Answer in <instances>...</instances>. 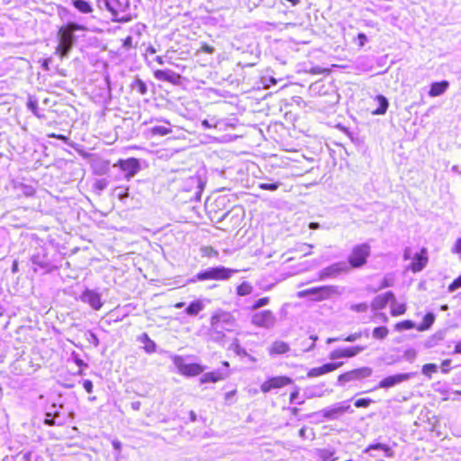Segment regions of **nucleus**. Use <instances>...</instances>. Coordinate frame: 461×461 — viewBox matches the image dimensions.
Segmentation results:
<instances>
[{
	"mask_svg": "<svg viewBox=\"0 0 461 461\" xmlns=\"http://www.w3.org/2000/svg\"><path fill=\"white\" fill-rule=\"evenodd\" d=\"M438 366L436 364H426L422 366V374L428 377H431L432 373H436Z\"/></svg>",
	"mask_w": 461,
	"mask_h": 461,
	"instance_id": "obj_38",
	"label": "nucleus"
},
{
	"mask_svg": "<svg viewBox=\"0 0 461 461\" xmlns=\"http://www.w3.org/2000/svg\"><path fill=\"white\" fill-rule=\"evenodd\" d=\"M357 38H358V40H359V45H360V46H364V45H365V43H366V41H367V37H366V35L365 33H359V34L357 35Z\"/></svg>",
	"mask_w": 461,
	"mask_h": 461,
	"instance_id": "obj_57",
	"label": "nucleus"
},
{
	"mask_svg": "<svg viewBox=\"0 0 461 461\" xmlns=\"http://www.w3.org/2000/svg\"><path fill=\"white\" fill-rule=\"evenodd\" d=\"M453 253L461 254V238H458L452 248Z\"/></svg>",
	"mask_w": 461,
	"mask_h": 461,
	"instance_id": "obj_52",
	"label": "nucleus"
},
{
	"mask_svg": "<svg viewBox=\"0 0 461 461\" xmlns=\"http://www.w3.org/2000/svg\"><path fill=\"white\" fill-rule=\"evenodd\" d=\"M32 262L34 266H37L42 269H46L50 267V263L46 259L45 256H41L40 254L33 255L32 257Z\"/></svg>",
	"mask_w": 461,
	"mask_h": 461,
	"instance_id": "obj_27",
	"label": "nucleus"
},
{
	"mask_svg": "<svg viewBox=\"0 0 461 461\" xmlns=\"http://www.w3.org/2000/svg\"><path fill=\"white\" fill-rule=\"evenodd\" d=\"M50 138H56V139H59V140H64V141H67L68 140V138L64 135H58V134H55V133H52L50 135H49Z\"/></svg>",
	"mask_w": 461,
	"mask_h": 461,
	"instance_id": "obj_62",
	"label": "nucleus"
},
{
	"mask_svg": "<svg viewBox=\"0 0 461 461\" xmlns=\"http://www.w3.org/2000/svg\"><path fill=\"white\" fill-rule=\"evenodd\" d=\"M253 291V287L252 285L248 283V282H243L241 283L238 287H237V294L240 295V296H245V295H249L252 293Z\"/></svg>",
	"mask_w": 461,
	"mask_h": 461,
	"instance_id": "obj_30",
	"label": "nucleus"
},
{
	"mask_svg": "<svg viewBox=\"0 0 461 461\" xmlns=\"http://www.w3.org/2000/svg\"><path fill=\"white\" fill-rule=\"evenodd\" d=\"M146 344L144 346V349L147 353H152L156 350V344L153 340H151L147 334L143 335Z\"/></svg>",
	"mask_w": 461,
	"mask_h": 461,
	"instance_id": "obj_41",
	"label": "nucleus"
},
{
	"mask_svg": "<svg viewBox=\"0 0 461 461\" xmlns=\"http://www.w3.org/2000/svg\"><path fill=\"white\" fill-rule=\"evenodd\" d=\"M270 302V299L269 297H263V298H260L257 301H255V303L251 305V310L255 311V310H258L259 308H262L266 305H267Z\"/></svg>",
	"mask_w": 461,
	"mask_h": 461,
	"instance_id": "obj_40",
	"label": "nucleus"
},
{
	"mask_svg": "<svg viewBox=\"0 0 461 461\" xmlns=\"http://www.w3.org/2000/svg\"><path fill=\"white\" fill-rule=\"evenodd\" d=\"M73 5L83 14H89L93 11L91 5L85 0H74Z\"/></svg>",
	"mask_w": 461,
	"mask_h": 461,
	"instance_id": "obj_26",
	"label": "nucleus"
},
{
	"mask_svg": "<svg viewBox=\"0 0 461 461\" xmlns=\"http://www.w3.org/2000/svg\"><path fill=\"white\" fill-rule=\"evenodd\" d=\"M372 373L373 371L370 367L364 366L341 374L339 376L338 381L343 384L354 380H361L363 378L369 377Z\"/></svg>",
	"mask_w": 461,
	"mask_h": 461,
	"instance_id": "obj_9",
	"label": "nucleus"
},
{
	"mask_svg": "<svg viewBox=\"0 0 461 461\" xmlns=\"http://www.w3.org/2000/svg\"><path fill=\"white\" fill-rule=\"evenodd\" d=\"M392 306H391V314L393 316H399L403 314L406 312V306L404 303H397L395 302V298L391 301Z\"/></svg>",
	"mask_w": 461,
	"mask_h": 461,
	"instance_id": "obj_28",
	"label": "nucleus"
},
{
	"mask_svg": "<svg viewBox=\"0 0 461 461\" xmlns=\"http://www.w3.org/2000/svg\"><path fill=\"white\" fill-rule=\"evenodd\" d=\"M312 245H308V244H303L302 247H301V251L304 253V256H307V255H311L312 254Z\"/></svg>",
	"mask_w": 461,
	"mask_h": 461,
	"instance_id": "obj_56",
	"label": "nucleus"
},
{
	"mask_svg": "<svg viewBox=\"0 0 461 461\" xmlns=\"http://www.w3.org/2000/svg\"><path fill=\"white\" fill-rule=\"evenodd\" d=\"M388 329L384 326L375 328L373 337L377 339H383L388 335Z\"/></svg>",
	"mask_w": 461,
	"mask_h": 461,
	"instance_id": "obj_34",
	"label": "nucleus"
},
{
	"mask_svg": "<svg viewBox=\"0 0 461 461\" xmlns=\"http://www.w3.org/2000/svg\"><path fill=\"white\" fill-rule=\"evenodd\" d=\"M202 126L204 128V129H210V128H217L218 126V122H211L210 121L208 120H203L202 121Z\"/></svg>",
	"mask_w": 461,
	"mask_h": 461,
	"instance_id": "obj_49",
	"label": "nucleus"
},
{
	"mask_svg": "<svg viewBox=\"0 0 461 461\" xmlns=\"http://www.w3.org/2000/svg\"><path fill=\"white\" fill-rule=\"evenodd\" d=\"M455 353L461 354V342H458L455 347Z\"/></svg>",
	"mask_w": 461,
	"mask_h": 461,
	"instance_id": "obj_64",
	"label": "nucleus"
},
{
	"mask_svg": "<svg viewBox=\"0 0 461 461\" xmlns=\"http://www.w3.org/2000/svg\"><path fill=\"white\" fill-rule=\"evenodd\" d=\"M298 395H299L298 390L292 392L290 394V402H294L298 398Z\"/></svg>",
	"mask_w": 461,
	"mask_h": 461,
	"instance_id": "obj_60",
	"label": "nucleus"
},
{
	"mask_svg": "<svg viewBox=\"0 0 461 461\" xmlns=\"http://www.w3.org/2000/svg\"><path fill=\"white\" fill-rule=\"evenodd\" d=\"M371 402H373V401L369 398H362V399H358L355 402V406L357 408H366L368 407Z\"/></svg>",
	"mask_w": 461,
	"mask_h": 461,
	"instance_id": "obj_43",
	"label": "nucleus"
},
{
	"mask_svg": "<svg viewBox=\"0 0 461 461\" xmlns=\"http://www.w3.org/2000/svg\"><path fill=\"white\" fill-rule=\"evenodd\" d=\"M95 186L99 191H103L107 186V181L105 179H99L95 182Z\"/></svg>",
	"mask_w": 461,
	"mask_h": 461,
	"instance_id": "obj_48",
	"label": "nucleus"
},
{
	"mask_svg": "<svg viewBox=\"0 0 461 461\" xmlns=\"http://www.w3.org/2000/svg\"><path fill=\"white\" fill-rule=\"evenodd\" d=\"M88 341L90 343H92L95 347H97L99 345V339H98L97 336L93 332L89 333Z\"/></svg>",
	"mask_w": 461,
	"mask_h": 461,
	"instance_id": "obj_53",
	"label": "nucleus"
},
{
	"mask_svg": "<svg viewBox=\"0 0 461 461\" xmlns=\"http://www.w3.org/2000/svg\"><path fill=\"white\" fill-rule=\"evenodd\" d=\"M428 263L427 250L422 249L420 254H415L413 261L411 265V269L416 273L421 271Z\"/></svg>",
	"mask_w": 461,
	"mask_h": 461,
	"instance_id": "obj_16",
	"label": "nucleus"
},
{
	"mask_svg": "<svg viewBox=\"0 0 461 461\" xmlns=\"http://www.w3.org/2000/svg\"><path fill=\"white\" fill-rule=\"evenodd\" d=\"M448 86L449 84L446 80L432 83L429 91V95L431 97L441 95L448 88Z\"/></svg>",
	"mask_w": 461,
	"mask_h": 461,
	"instance_id": "obj_20",
	"label": "nucleus"
},
{
	"mask_svg": "<svg viewBox=\"0 0 461 461\" xmlns=\"http://www.w3.org/2000/svg\"><path fill=\"white\" fill-rule=\"evenodd\" d=\"M352 412L351 406L348 404V402H341L339 403H336L329 408L323 409L321 411L322 415L324 418L329 420H335L339 415L345 413V412Z\"/></svg>",
	"mask_w": 461,
	"mask_h": 461,
	"instance_id": "obj_11",
	"label": "nucleus"
},
{
	"mask_svg": "<svg viewBox=\"0 0 461 461\" xmlns=\"http://www.w3.org/2000/svg\"><path fill=\"white\" fill-rule=\"evenodd\" d=\"M375 101L378 104V107L373 112L374 114L382 115L384 114L388 109V100L384 95H377Z\"/></svg>",
	"mask_w": 461,
	"mask_h": 461,
	"instance_id": "obj_23",
	"label": "nucleus"
},
{
	"mask_svg": "<svg viewBox=\"0 0 461 461\" xmlns=\"http://www.w3.org/2000/svg\"><path fill=\"white\" fill-rule=\"evenodd\" d=\"M371 450H383V451H384V453L387 456H391L392 453H393L391 448L388 446L381 444V443L370 445L366 449V452H370Z\"/></svg>",
	"mask_w": 461,
	"mask_h": 461,
	"instance_id": "obj_31",
	"label": "nucleus"
},
{
	"mask_svg": "<svg viewBox=\"0 0 461 461\" xmlns=\"http://www.w3.org/2000/svg\"><path fill=\"white\" fill-rule=\"evenodd\" d=\"M415 375V373H406V374H397L393 375L387 376L380 381L378 387L379 388H391L396 384H399L402 382L408 381L411 377Z\"/></svg>",
	"mask_w": 461,
	"mask_h": 461,
	"instance_id": "obj_12",
	"label": "nucleus"
},
{
	"mask_svg": "<svg viewBox=\"0 0 461 461\" xmlns=\"http://www.w3.org/2000/svg\"><path fill=\"white\" fill-rule=\"evenodd\" d=\"M152 135L165 136L171 132L169 128L164 126H155L151 130Z\"/></svg>",
	"mask_w": 461,
	"mask_h": 461,
	"instance_id": "obj_37",
	"label": "nucleus"
},
{
	"mask_svg": "<svg viewBox=\"0 0 461 461\" xmlns=\"http://www.w3.org/2000/svg\"><path fill=\"white\" fill-rule=\"evenodd\" d=\"M306 432H307V429L305 427L302 428L300 430H299V436L300 438L305 439V438H308L309 437L306 435Z\"/></svg>",
	"mask_w": 461,
	"mask_h": 461,
	"instance_id": "obj_61",
	"label": "nucleus"
},
{
	"mask_svg": "<svg viewBox=\"0 0 461 461\" xmlns=\"http://www.w3.org/2000/svg\"><path fill=\"white\" fill-rule=\"evenodd\" d=\"M202 50L203 52H206V53H212L214 51V49L212 47V46H209L207 44H204L203 47H202Z\"/></svg>",
	"mask_w": 461,
	"mask_h": 461,
	"instance_id": "obj_58",
	"label": "nucleus"
},
{
	"mask_svg": "<svg viewBox=\"0 0 461 461\" xmlns=\"http://www.w3.org/2000/svg\"><path fill=\"white\" fill-rule=\"evenodd\" d=\"M414 327H415V324H414L413 321H403L398 322L395 325V330H398V331H402V330H411V329H412Z\"/></svg>",
	"mask_w": 461,
	"mask_h": 461,
	"instance_id": "obj_36",
	"label": "nucleus"
},
{
	"mask_svg": "<svg viewBox=\"0 0 461 461\" xmlns=\"http://www.w3.org/2000/svg\"><path fill=\"white\" fill-rule=\"evenodd\" d=\"M204 309V304L201 300L192 302L185 309V312L190 316L197 315L201 311Z\"/></svg>",
	"mask_w": 461,
	"mask_h": 461,
	"instance_id": "obj_24",
	"label": "nucleus"
},
{
	"mask_svg": "<svg viewBox=\"0 0 461 461\" xmlns=\"http://www.w3.org/2000/svg\"><path fill=\"white\" fill-rule=\"evenodd\" d=\"M323 387H324L323 384L307 387L304 390L303 394L306 399H312L314 397H322L326 393H330L332 392V390L324 389Z\"/></svg>",
	"mask_w": 461,
	"mask_h": 461,
	"instance_id": "obj_17",
	"label": "nucleus"
},
{
	"mask_svg": "<svg viewBox=\"0 0 461 461\" xmlns=\"http://www.w3.org/2000/svg\"><path fill=\"white\" fill-rule=\"evenodd\" d=\"M394 299V294L392 292H386L384 294L377 295L372 302L373 310L384 309L386 304Z\"/></svg>",
	"mask_w": 461,
	"mask_h": 461,
	"instance_id": "obj_18",
	"label": "nucleus"
},
{
	"mask_svg": "<svg viewBox=\"0 0 461 461\" xmlns=\"http://www.w3.org/2000/svg\"><path fill=\"white\" fill-rule=\"evenodd\" d=\"M80 300L95 311L100 310L103 306L100 294L94 290L86 289L80 295Z\"/></svg>",
	"mask_w": 461,
	"mask_h": 461,
	"instance_id": "obj_13",
	"label": "nucleus"
},
{
	"mask_svg": "<svg viewBox=\"0 0 461 461\" xmlns=\"http://www.w3.org/2000/svg\"><path fill=\"white\" fill-rule=\"evenodd\" d=\"M154 77L158 80L170 83H175L176 80L179 77L178 75L171 70H156L154 72Z\"/></svg>",
	"mask_w": 461,
	"mask_h": 461,
	"instance_id": "obj_21",
	"label": "nucleus"
},
{
	"mask_svg": "<svg viewBox=\"0 0 461 461\" xmlns=\"http://www.w3.org/2000/svg\"><path fill=\"white\" fill-rule=\"evenodd\" d=\"M120 168L126 173V178L130 179L134 176L140 170V163L137 158H131L128 159H121L118 161Z\"/></svg>",
	"mask_w": 461,
	"mask_h": 461,
	"instance_id": "obj_14",
	"label": "nucleus"
},
{
	"mask_svg": "<svg viewBox=\"0 0 461 461\" xmlns=\"http://www.w3.org/2000/svg\"><path fill=\"white\" fill-rule=\"evenodd\" d=\"M368 306L366 303H358V304H354L351 306V309L356 311V312H366L367 310Z\"/></svg>",
	"mask_w": 461,
	"mask_h": 461,
	"instance_id": "obj_47",
	"label": "nucleus"
},
{
	"mask_svg": "<svg viewBox=\"0 0 461 461\" xmlns=\"http://www.w3.org/2000/svg\"><path fill=\"white\" fill-rule=\"evenodd\" d=\"M236 326V319L230 312L219 310L211 317V336L214 340H221L225 331H233Z\"/></svg>",
	"mask_w": 461,
	"mask_h": 461,
	"instance_id": "obj_2",
	"label": "nucleus"
},
{
	"mask_svg": "<svg viewBox=\"0 0 461 461\" xmlns=\"http://www.w3.org/2000/svg\"><path fill=\"white\" fill-rule=\"evenodd\" d=\"M350 267L347 262H336L319 272V280L323 281L326 279L336 278L341 274L348 273Z\"/></svg>",
	"mask_w": 461,
	"mask_h": 461,
	"instance_id": "obj_8",
	"label": "nucleus"
},
{
	"mask_svg": "<svg viewBox=\"0 0 461 461\" xmlns=\"http://www.w3.org/2000/svg\"><path fill=\"white\" fill-rule=\"evenodd\" d=\"M251 323L256 327L270 330L276 325V317L272 311L263 310L251 316Z\"/></svg>",
	"mask_w": 461,
	"mask_h": 461,
	"instance_id": "obj_5",
	"label": "nucleus"
},
{
	"mask_svg": "<svg viewBox=\"0 0 461 461\" xmlns=\"http://www.w3.org/2000/svg\"><path fill=\"white\" fill-rule=\"evenodd\" d=\"M83 387H84V389H85L88 393H91L93 392V387H94L92 381H90V380H85V381L83 382Z\"/></svg>",
	"mask_w": 461,
	"mask_h": 461,
	"instance_id": "obj_50",
	"label": "nucleus"
},
{
	"mask_svg": "<svg viewBox=\"0 0 461 461\" xmlns=\"http://www.w3.org/2000/svg\"><path fill=\"white\" fill-rule=\"evenodd\" d=\"M23 192L26 196H32L34 194V189L29 185H23Z\"/></svg>",
	"mask_w": 461,
	"mask_h": 461,
	"instance_id": "obj_55",
	"label": "nucleus"
},
{
	"mask_svg": "<svg viewBox=\"0 0 461 461\" xmlns=\"http://www.w3.org/2000/svg\"><path fill=\"white\" fill-rule=\"evenodd\" d=\"M146 52L149 54H155L157 50L153 46H149L146 50Z\"/></svg>",
	"mask_w": 461,
	"mask_h": 461,
	"instance_id": "obj_63",
	"label": "nucleus"
},
{
	"mask_svg": "<svg viewBox=\"0 0 461 461\" xmlns=\"http://www.w3.org/2000/svg\"><path fill=\"white\" fill-rule=\"evenodd\" d=\"M282 184L280 182L267 184V183H261L258 185V188L262 190H267V191H276Z\"/></svg>",
	"mask_w": 461,
	"mask_h": 461,
	"instance_id": "obj_39",
	"label": "nucleus"
},
{
	"mask_svg": "<svg viewBox=\"0 0 461 461\" xmlns=\"http://www.w3.org/2000/svg\"><path fill=\"white\" fill-rule=\"evenodd\" d=\"M27 107L29 110H31L32 112V113L37 116V117H41V114L39 113V111H38V102L36 99L32 98V97H29L28 99V102H27Z\"/></svg>",
	"mask_w": 461,
	"mask_h": 461,
	"instance_id": "obj_35",
	"label": "nucleus"
},
{
	"mask_svg": "<svg viewBox=\"0 0 461 461\" xmlns=\"http://www.w3.org/2000/svg\"><path fill=\"white\" fill-rule=\"evenodd\" d=\"M116 191H120L117 193V195L120 200H124L126 197L129 196L128 189H125L124 191L122 189V187L116 188Z\"/></svg>",
	"mask_w": 461,
	"mask_h": 461,
	"instance_id": "obj_51",
	"label": "nucleus"
},
{
	"mask_svg": "<svg viewBox=\"0 0 461 461\" xmlns=\"http://www.w3.org/2000/svg\"><path fill=\"white\" fill-rule=\"evenodd\" d=\"M434 321L435 315L432 312L427 313L423 318L422 323L417 327V330L419 331H424L429 330L432 326Z\"/></svg>",
	"mask_w": 461,
	"mask_h": 461,
	"instance_id": "obj_25",
	"label": "nucleus"
},
{
	"mask_svg": "<svg viewBox=\"0 0 461 461\" xmlns=\"http://www.w3.org/2000/svg\"><path fill=\"white\" fill-rule=\"evenodd\" d=\"M451 360L446 359L441 363V371L445 374L448 373Z\"/></svg>",
	"mask_w": 461,
	"mask_h": 461,
	"instance_id": "obj_54",
	"label": "nucleus"
},
{
	"mask_svg": "<svg viewBox=\"0 0 461 461\" xmlns=\"http://www.w3.org/2000/svg\"><path fill=\"white\" fill-rule=\"evenodd\" d=\"M370 254V247L366 244L356 246L351 255L348 257L349 267H360L366 264V258Z\"/></svg>",
	"mask_w": 461,
	"mask_h": 461,
	"instance_id": "obj_7",
	"label": "nucleus"
},
{
	"mask_svg": "<svg viewBox=\"0 0 461 461\" xmlns=\"http://www.w3.org/2000/svg\"><path fill=\"white\" fill-rule=\"evenodd\" d=\"M113 448L117 451H121L122 449V443L119 440H113L112 443Z\"/></svg>",
	"mask_w": 461,
	"mask_h": 461,
	"instance_id": "obj_59",
	"label": "nucleus"
},
{
	"mask_svg": "<svg viewBox=\"0 0 461 461\" xmlns=\"http://www.w3.org/2000/svg\"><path fill=\"white\" fill-rule=\"evenodd\" d=\"M342 365H343L342 362H339V363H327V364H325V365H323L321 366L312 368L308 372L307 376L308 377L320 376V375H322L324 374H327V373H330V372H332V371L338 369Z\"/></svg>",
	"mask_w": 461,
	"mask_h": 461,
	"instance_id": "obj_15",
	"label": "nucleus"
},
{
	"mask_svg": "<svg viewBox=\"0 0 461 461\" xmlns=\"http://www.w3.org/2000/svg\"><path fill=\"white\" fill-rule=\"evenodd\" d=\"M443 339L444 333L442 331H438L427 341V347L431 348L436 345L437 341L442 340Z\"/></svg>",
	"mask_w": 461,
	"mask_h": 461,
	"instance_id": "obj_42",
	"label": "nucleus"
},
{
	"mask_svg": "<svg viewBox=\"0 0 461 461\" xmlns=\"http://www.w3.org/2000/svg\"><path fill=\"white\" fill-rule=\"evenodd\" d=\"M288 350H289V346L287 343L281 341V340H277L272 344V346L269 349V353L271 355H280V354L286 353Z\"/></svg>",
	"mask_w": 461,
	"mask_h": 461,
	"instance_id": "obj_22",
	"label": "nucleus"
},
{
	"mask_svg": "<svg viewBox=\"0 0 461 461\" xmlns=\"http://www.w3.org/2000/svg\"><path fill=\"white\" fill-rule=\"evenodd\" d=\"M293 383V380L285 375L274 376L265 381L260 389L263 393H268L273 389L282 388Z\"/></svg>",
	"mask_w": 461,
	"mask_h": 461,
	"instance_id": "obj_10",
	"label": "nucleus"
},
{
	"mask_svg": "<svg viewBox=\"0 0 461 461\" xmlns=\"http://www.w3.org/2000/svg\"><path fill=\"white\" fill-rule=\"evenodd\" d=\"M342 291L339 286L325 285L310 288L297 293L298 298L310 296L313 301H323L331 298L334 295L341 294Z\"/></svg>",
	"mask_w": 461,
	"mask_h": 461,
	"instance_id": "obj_3",
	"label": "nucleus"
},
{
	"mask_svg": "<svg viewBox=\"0 0 461 461\" xmlns=\"http://www.w3.org/2000/svg\"><path fill=\"white\" fill-rule=\"evenodd\" d=\"M461 287V275L456 278L448 286L449 292H454L455 290Z\"/></svg>",
	"mask_w": 461,
	"mask_h": 461,
	"instance_id": "obj_44",
	"label": "nucleus"
},
{
	"mask_svg": "<svg viewBox=\"0 0 461 461\" xmlns=\"http://www.w3.org/2000/svg\"><path fill=\"white\" fill-rule=\"evenodd\" d=\"M393 285V278L391 276H386L380 285V288L390 287Z\"/></svg>",
	"mask_w": 461,
	"mask_h": 461,
	"instance_id": "obj_45",
	"label": "nucleus"
},
{
	"mask_svg": "<svg viewBox=\"0 0 461 461\" xmlns=\"http://www.w3.org/2000/svg\"><path fill=\"white\" fill-rule=\"evenodd\" d=\"M227 375H228L227 372H221V371L218 370V371L205 373L201 377L200 381H201L202 384H204V383H216L218 381L225 379L227 377Z\"/></svg>",
	"mask_w": 461,
	"mask_h": 461,
	"instance_id": "obj_19",
	"label": "nucleus"
},
{
	"mask_svg": "<svg viewBox=\"0 0 461 461\" xmlns=\"http://www.w3.org/2000/svg\"><path fill=\"white\" fill-rule=\"evenodd\" d=\"M362 337V333L361 332H356V333H353V334H350L349 336L344 338V339H341V338H330L328 339V343H331L333 341H338V340H344V341H347V342H354L356 341L357 339H360Z\"/></svg>",
	"mask_w": 461,
	"mask_h": 461,
	"instance_id": "obj_33",
	"label": "nucleus"
},
{
	"mask_svg": "<svg viewBox=\"0 0 461 461\" xmlns=\"http://www.w3.org/2000/svg\"><path fill=\"white\" fill-rule=\"evenodd\" d=\"M341 357H344L343 349H335V350L331 351L330 354V359H338V358H341Z\"/></svg>",
	"mask_w": 461,
	"mask_h": 461,
	"instance_id": "obj_46",
	"label": "nucleus"
},
{
	"mask_svg": "<svg viewBox=\"0 0 461 461\" xmlns=\"http://www.w3.org/2000/svg\"><path fill=\"white\" fill-rule=\"evenodd\" d=\"M237 270L225 267H209L196 275L199 281L204 280H228Z\"/></svg>",
	"mask_w": 461,
	"mask_h": 461,
	"instance_id": "obj_4",
	"label": "nucleus"
},
{
	"mask_svg": "<svg viewBox=\"0 0 461 461\" xmlns=\"http://www.w3.org/2000/svg\"><path fill=\"white\" fill-rule=\"evenodd\" d=\"M172 360H173L175 366L177 368L178 372L181 375H185V376H195V375L203 373L204 370V367L199 364L185 363L184 357L181 356H173Z\"/></svg>",
	"mask_w": 461,
	"mask_h": 461,
	"instance_id": "obj_6",
	"label": "nucleus"
},
{
	"mask_svg": "<svg viewBox=\"0 0 461 461\" xmlns=\"http://www.w3.org/2000/svg\"><path fill=\"white\" fill-rule=\"evenodd\" d=\"M86 30L85 26L73 22H69L66 25L60 27L57 33L59 43L56 47L55 54L59 55L60 59L68 58L77 41V36L75 33L77 32Z\"/></svg>",
	"mask_w": 461,
	"mask_h": 461,
	"instance_id": "obj_1",
	"label": "nucleus"
},
{
	"mask_svg": "<svg viewBox=\"0 0 461 461\" xmlns=\"http://www.w3.org/2000/svg\"><path fill=\"white\" fill-rule=\"evenodd\" d=\"M131 87L142 95H146L148 92L147 85L140 78H136L133 81Z\"/></svg>",
	"mask_w": 461,
	"mask_h": 461,
	"instance_id": "obj_29",
	"label": "nucleus"
},
{
	"mask_svg": "<svg viewBox=\"0 0 461 461\" xmlns=\"http://www.w3.org/2000/svg\"><path fill=\"white\" fill-rule=\"evenodd\" d=\"M366 347L356 346L353 348H348L343 349L344 357H352L364 351Z\"/></svg>",
	"mask_w": 461,
	"mask_h": 461,
	"instance_id": "obj_32",
	"label": "nucleus"
}]
</instances>
